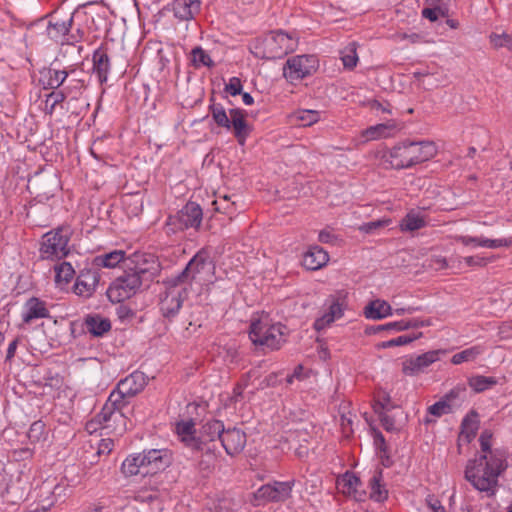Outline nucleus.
I'll use <instances>...</instances> for the list:
<instances>
[{"label":"nucleus","mask_w":512,"mask_h":512,"mask_svg":"<svg viewBox=\"0 0 512 512\" xmlns=\"http://www.w3.org/2000/svg\"><path fill=\"white\" fill-rule=\"evenodd\" d=\"M187 296V287L176 279L167 281V288L160 301V309L165 317L175 316Z\"/></svg>","instance_id":"ddd939ff"},{"label":"nucleus","mask_w":512,"mask_h":512,"mask_svg":"<svg viewBox=\"0 0 512 512\" xmlns=\"http://www.w3.org/2000/svg\"><path fill=\"white\" fill-rule=\"evenodd\" d=\"M211 270L212 266L207 262L206 253L200 251L189 261L182 273L174 279L186 287L188 282L193 281L203 285L207 281V279L204 278V274L210 273Z\"/></svg>","instance_id":"4468645a"},{"label":"nucleus","mask_w":512,"mask_h":512,"mask_svg":"<svg viewBox=\"0 0 512 512\" xmlns=\"http://www.w3.org/2000/svg\"><path fill=\"white\" fill-rule=\"evenodd\" d=\"M427 224L425 215L416 210H410L400 222V230L412 232L425 227Z\"/></svg>","instance_id":"473e14b6"},{"label":"nucleus","mask_w":512,"mask_h":512,"mask_svg":"<svg viewBox=\"0 0 512 512\" xmlns=\"http://www.w3.org/2000/svg\"><path fill=\"white\" fill-rule=\"evenodd\" d=\"M175 432L185 446L191 449H200L201 441L195 436V424L192 420L176 423Z\"/></svg>","instance_id":"a878e982"},{"label":"nucleus","mask_w":512,"mask_h":512,"mask_svg":"<svg viewBox=\"0 0 512 512\" xmlns=\"http://www.w3.org/2000/svg\"><path fill=\"white\" fill-rule=\"evenodd\" d=\"M58 488L59 487L57 485L52 487L49 483H43L40 488L41 499L39 500V503L35 507L28 509L26 512H48L56 503L54 494Z\"/></svg>","instance_id":"7c9ffc66"},{"label":"nucleus","mask_w":512,"mask_h":512,"mask_svg":"<svg viewBox=\"0 0 512 512\" xmlns=\"http://www.w3.org/2000/svg\"><path fill=\"white\" fill-rule=\"evenodd\" d=\"M468 384L476 393H480L496 385L497 380L494 377L477 375L471 377Z\"/></svg>","instance_id":"a18cd8bd"},{"label":"nucleus","mask_w":512,"mask_h":512,"mask_svg":"<svg viewBox=\"0 0 512 512\" xmlns=\"http://www.w3.org/2000/svg\"><path fill=\"white\" fill-rule=\"evenodd\" d=\"M242 88L241 80L238 77H231L225 85V92L231 96H236L242 93Z\"/></svg>","instance_id":"bf43d9fd"},{"label":"nucleus","mask_w":512,"mask_h":512,"mask_svg":"<svg viewBox=\"0 0 512 512\" xmlns=\"http://www.w3.org/2000/svg\"><path fill=\"white\" fill-rule=\"evenodd\" d=\"M44 392L52 397L59 396L64 386V379L59 374L50 375L44 378Z\"/></svg>","instance_id":"c03bdc74"},{"label":"nucleus","mask_w":512,"mask_h":512,"mask_svg":"<svg viewBox=\"0 0 512 512\" xmlns=\"http://www.w3.org/2000/svg\"><path fill=\"white\" fill-rule=\"evenodd\" d=\"M322 113L312 109H298L288 115L290 124L298 127H310L321 120Z\"/></svg>","instance_id":"c85d7f7f"},{"label":"nucleus","mask_w":512,"mask_h":512,"mask_svg":"<svg viewBox=\"0 0 512 512\" xmlns=\"http://www.w3.org/2000/svg\"><path fill=\"white\" fill-rule=\"evenodd\" d=\"M421 335H422L421 333H419L418 335L413 336V337L408 336V335H401L394 339L381 342L379 344V347L385 349V348H390V347H395V346L407 345V344H410L411 342H413L414 340L418 339Z\"/></svg>","instance_id":"8fccbe9b"},{"label":"nucleus","mask_w":512,"mask_h":512,"mask_svg":"<svg viewBox=\"0 0 512 512\" xmlns=\"http://www.w3.org/2000/svg\"><path fill=\"white\" fill-rule=\"evenodd\" d=\"M294 481H273L259 487L254 493L251 503L255 507L268 503H283L292 495Z\"/></svg>","instance_id":"9d476101"},{"label":"nucleus","mask_w":512,"mask_h":512,"mask_svg":"<svg viewBox=\"0 0 512 512\" xmlns=\"http://www.w3.org/2000/svg\"><path fill=\"white\" fill-rule=\"evenodd\" d=\"M201 8V0H174L172 11L174 16L181 21L193 19Z\"/></svg>","instance_id":"393cba45"},{"label":"nucleus","mask_w":512,"mask_h":512,"mask_svg":"<svg viewBox=\"0 0 512 512\" xmlns=\"http://www.w3.org/2000/svg\"><path fill=\"white\" fill-rule=\"evenodd\" d=\"M93 69L101 83L107 80L110 62L105 50L97 49L93 54Z\"/></svg>","instance_id":"c9c22d12"},{"label":"nucleus","mask_w":512,"mask_h":512,"mask_svg":"<svg viewBox=\"0 0 512 512\" xmlns=\"http://www.w3.org/2000/svg\"><path fill=\"white\" fill-rule=\"evenodd\" d=\"M401 130L400 125L390 120L385 123H380L370 126L361 132V138L364 142L375 141L380 139H387L394 137Z\"/></svg>","instance_id":"f3484780"},{"label":"nucleus","mask_w":512,"mask_h":512,"mask_svg":"<svg viewBox=\"0 0 512 512\" xmlns=\"http://www.w3.org/2000/svg\"><path fill=\"white\" fill-rule=\"evenodd\" d=\"M85 326L89 333L97 337L103 336L111 329L109 319L100 315L88 316L85 320Z\"/></svg>","instance_id":"e433bc0d"},{"label":"nucleus","mask_w":512,"mask_h":512,"mask_svg":"<svg viewBox=\"0 0 512 512\" xmlns=\"http://www.w3.org/2000/svg\"><path fill=\"white\" fill-rule=\"evenodd\" d=\"M431 7H426L422 10V16L431 22H435L438 20L440 16L446 15V8L441 7L440 5H430Z\"/></svg>","instance_id":"864d4df0"},{"label":"nucleus","mask_w":512,"mask_h":512,"mask_svg":"<svg viewBox=\"0 0 512 512\" xmlns=\"http://www.w3.org/2000/svg\"><path fill=\"white\" fill-rule=\"evenodd\" d=\"M390 223H391L390 219L373 221V222H369V223L364 224L361 227V230H363L364 232L369 233V232L373 231L374 229H377V228H380V227H384V226H388Z\"/></svg>","instance_id":"0e129e2a"},{"label":"nucleus","mask_w":512,"mask_h":512,"mask_svg":"<svg viewBox=\"0 0 512 512\" xmlns=\"http://www.w3.org/2000/svg\"><path fill=\"white\" fill-rule=\"evenodd\" d=\"M371 331L373 333H380V332H400L401 330V322L400 321H394L389 322L386 324H381L372 327Z\"/></svg>","instance_id":"052dcab7"},{"label":"nucleus","mask_w":512,"mask_h":512,"mask_svg":"<svg viewBox=\"0 0 512 512\" xmlns=\"http://www.w3.org/2000/svg\"><path fill=\"white\" fill-rule=\"evenodd\" d=\"M49 316V311L44 301L32 297L28 299L22 308L21 317L25 324H30L34 320L46 318Z\"/></svg>","instance_id":"5701e85b"},{"label":"nucleus","mask_w":512,"mask_h":512,"mask_svg":"<svg viewBox=\"0 0 512 512\" xmlns=\"http://www.w3.org/2000/svg\"><path fill=\"white\" fill-rule=\"evenodd\" d=\"M454 239L464 246L485 247L492 249L507 247L512 243V241L508 239H488L483 236L474 237L469 235H457L454 237Z\"/></svg>","instance_id":"b1692460"},{"label":"nucleus","mask_w":512,"mask_h":512,"mask_svg":"<svg viewBox=\"0 0 512 512\" xmlns=\"http://www.w3.org/2000/svg\"><path fill=\"white\" fill-rule=\"evenodd\" d=\"M363 315L366 319L382 320L393 315L391 305L382 299H374L367 303L363 309Z\"/></svg>","instance_id":"bb28decb"},{"label":"nucleus","mask_w":512,"mask_h":512,"mask_svg":"<svg viewBox=\"0 0 512 512\" xmlns=\"http://www.w3.org/2000/svg\"><path fill=\"white\" fill-rule=\"evenodd\" d=\"M72 23V16L67 18H59L57 16H53L49 20L48 26L46 28L47 36L55 42L64 43L66 36L71 29Z\"/></svg>","instance_id":"4be33fe9"},{"label":"nucleus","mask_w":512,"mask_h":512,"mask_svg":"<svg viewBox=\"0 0 512 512\" xmlns=\"http://www.w3.org/2000/svg\"><path fill=\"white\" fill-rule=\"evenodd\" d=\"M492 259L486 258L480 255L475 256H466L463 258H460L458 260L459 265L462 263V261L468 266V267H484L486 266Z\"/></svg>","instance_id":"6e6d98bb"},{"label":"nucleus","mask_w":512,"mask_h":512,"mask_svg":"<svg viewBox=\"0 0 512 512\" xmlns=\"http://www.w3.org/2000/svg\"><path fill=\"white\" fill-rule=\"evenodd\" d=\"M134 264L133 273H137L143 278L153 277L158 269L157 259L152 254L134 253L131 259Z\"/></svg>","instance_id":"aec40b11"},{"label":"nucleus","mask_w":512,"mask_h":512,"mask_svg":"<svg viewBox=\"0 0 512 512\" xmlns=\"http://www.w3.org/2000/svg\"><path fill=\"white\" fill-rule=\"evenodd\" d=\"M319 68L317 56L311 54L296 55L288 58L283 66V77L290 84L313 75Z\"/></svg>","instance_id":"1a4fd4ad"},{"label":"nucleus","mask_w":512,"mask_h":512,"mask_svg":"<svg viewBox=\"0 0 512 512\" xmlns=\"http://www.w3.org/2000/svg\"><path fill=\"white\" fill-rule=\"evenodd\" d=\"M203 212L195 202H188L175 215L169 216L167 225L172 232L183 231L189 228L198 229L202 223Z\"/></svg>","instance_id":"9b49d317"},{"label":"nucleus","mask_w":512,"mask_h":512,"mask_svg":"<svg viewBox=\"0 0 512 512\" xmlns=\"http://www.w3.org/2000/svg\"><path fill=\"white\" fill-rule=\"evenodd\" d=\"M126 261V253L123 250H113L108 253L98 255L93 263L97 267L115 268L118 264Z\"/></svg>","instance_id":"f704fd0d"},{"label":"nucleus","mask_w":512,"mask_h":512,"mask_svg":"<svg viewBox=\"0 0 512 512\" xmlns=\"http://www.w3.org/2000/svg\"><path fill=\"white\" fill-rule=\"evenodd\" d=\"M72 231L68 226H62L46 233L41 242L40 255L42 259L59 260L69 254L68 243Z\"/></svg>","instance_id":"0eeeda50"},{"label":"nucleus","mask_w":512,"mask_h":512,"mask_svg":"<svg viewBox=\"0 0 512 512\" xmlns=\"http://www.w3.org/2000/svg\"><path fill=\"white\" fill-rule=\"evenodd\" d=\"M44 425L41 422H34L29 429L28 437L32 442L39 441L40 434L43 432Z\"/></svg>","instance_id":"680f3d73"},{"label":"nucleus","mask_w":512,"mask_h":512,"mask_svg":"<svg viewBox=\"0 0 512 512\" xmlns=\"http://www.w3.org/2000/svg\"><path fill=\"white\" fill-rule=\"evenodd\" d=\"M401 322V330L405 331L411 328H420L425 326H430V320H422L418 318L408 319V320H400Z\"/></svg>","instance_id":"13d9d810"},{"label":"nucleus","mask_w":512,"mask_h":512,"mask_svg":"<svg viewBox=\"0 0 512 512\" xmlns=\"http://www.w3.org/2000/svg\"><path fill=\"white\" fill-rule=\"evenodd\" d=\"M347 307L348 292L346 290H337L330 294L325 300L321 315L314 322V328L317 331L327 329L344 316Z\"/></svg>","instance_id":"6e6552de"},{"label":"nucleus","mask_w":512,"mask_h":512,"mask_svg":"<svg viewBox=\"0 0 512 512\" xmlns=\"http://www.w3.org/2000/svg\"><path fill=\"white\" fill-rule=\"evenodd\" d=\"M335 239L334 234L329 230H321L318 235V240L322 243H332Z\"/></svg>","instance_id":"774afa93"},{"label":"nucleus","mask_w":512,"mask_h":512,"mask_svg":"<svg viewBox=\"0 0 512 512\" xmlns=\"http://www.w3.org/2000/svg\"><path fill=\"white\" fill-rule=\"evenodd\" d=\"M489 40L491 45L496 49L505 47L508 50L512 51V37L509 34L492 33L489 36Z\"/></svg>","instance_id":"09e8293b"},{"label":"nucleus","mask_w":512,"mask_h":512,"mask_svg":"<svg viewBox=\"0 0 512 512\" xmlns=\"http://www.w3.org/2000/svg\"><path fill=\"white\" fill-rule=\"evenodd\" d=\"M466 388L463 385H458L446 393L442 399L447 403L451 404L452 408L456 404L457 400L462 401L465 397Z\"/></svg>","instance_id":"603ef678"},{"label":"nucleus","mask_w":512,"mask_h":512,"mask_svg":"<svg viewBox=\"0 0 512 512\" xmlns=\"http://www.w3.org/2000/svg\"><path fill=\"white\" fill-rule=\"evenodd\" d=\"M210 112L213 120L219 127L232 129L235 138L240 145H244L250 133V128L246 121V112L239 108L230 109L229 116L219 103L210 106Z\"/></svg>","instance_id":"39448f33"},{"label":"nucleus","mask_w":512,"mask_h":512,"mask_svg":"<svg viewBox=\"0 0 512 512\" xmlns=\"http://www.w3.org/2000/svg\"><path fill=\"white\" fill-rule=\"evenodd\" d=\"M479 443L480 455L467 462L464 476L477 491L492 496L500 475L508 467L507 452L492 447V433L488 430L481 433Z\"/></svg>","instance_id":"f257e3e1"},{"label":"nucleus","mask_w":512,"mask_h":512,"mask_svg":"<svg viewBox=\"0 0 512 512\" xmlns=\"http://www.w3.org/2000/svg\"><path fill=\"white\" fill-rule=\"evenodd\" d=\"M430 266L434 269L441 270L448 267L446 258L442 256H434L430 259Z\"/></svg>","instance_id":"69168bd1"},{"label":"nucleus","mask_w":512,"mask_h":512,"mask_svg":"<svg viewBox=\"0 0 512 512\" xmlns=\"http://www.w3.org/2000/svg\"><path fill=\"white\" fill-rule=\"evenodd\" d=\"M329 261L328 253L319 246H311L307 252L304 253L302 263L303 266L309 270H318L327 264Z\"/></svg>","instance_id":"cd10ccee"},{"label":"nucleus","mask_w":512,"mask_h":512,"mask_svg":"<svg viewBox=\"0 0 512 512\" xmlns=\"http://www.w3.org/2000/svg\"><path fill=\"white\" fill-rule=\"evenodd\" d=\"M204 433L209 437V440H214L215 438H219L224 431V426L221 421L214 420L208 422L203 427Z\"/></svg>","instance_id":"3c124183"},{"label":"nucleus","mask_w":512,"mask_h":512,"mask_svg":"<svg viewBox=\"0 0 512 512\" xmlns=\"http://www.w3.org/2000/svg\"><path fill=\"white\" fill-rule=\"evenodd\" d=\"M191 62L195 68H199L201 66H205V67L213 66V61H212L211 57L201 47H195L191 51Z\"/></svg>","instance_id":"49530a36"},{"label":"nucleus","mask_w":512,"mask_h":512,"mask_svg":"<svg viewBox=\"0 0 512 512\" xmlns=\"http://www.w3.org/2000/svg\"><path fill=\"white\" fill-rule=\"evenodd\" d=\"M288 329L280 322L273 321L267 314L251 319L249 338L256 346L267 350H278L286 342Z\"/></svg>","instance_id":"20e7f679"},{"label":"nucleus","mask_w":512,"mask_h":512,"mask_svg":"<svg viewBox=\"0 0 512 512\" xmlns=\"http://www.w3.org/2000/svg\"><path fill=\"white\" fill-rule=\"evenodd\" d=\"M213 205L216 211L230 214L234 211V202L230 201L229 196L225 195L213 201Z\"/></svg>","instance_id":"5fc2aeb1"},{"label":"nucleus","mask_w":512,"mask_h":512,"mask_svg":"<svg viewBox=\"0 0 512 512\" xmlns=\"http://www.w3.org/2000/svg\"><path fill=\"white\" fill-rule=\"evenodd\" d=\"M437 154V147L432 141L409 142L396 144L387 154V160L393 168H410L428 161Z\"/></svg>","instance_id":"7ed1b4c3"},{"label":"nucleus","mask_w":512,"mask_h":512,"mask_svg":"<svg viewBox=\"0 0 512 512\" xmlns=\"http://www.w3.org/2000/svg\"><path fill=\"white\" fill-rule=\"evenodd\" d=\"M375 401H376V407H379L382 410H390L391 408L394 407L389 393H387L385 391H378Z\"/></svg>","instance_id":"4d7b16f0"},{"label":"nucleus","mask_w":512,"mask_h":512,"mask_svg":"<svg viewBox=\"0 0 512 512\" xmlns=\"http://www.w3.org/2000/svg\"><path fill=\"white\" fill-rule=\"evenodd\" d=\"M98 283L96 273L91 271L82 272L76 280L74 285V292L82 297H89L95 291Z\"/></svg>","instance_id":"c756f323"},{"label":"nucleus","mask_w":512,"mask_h":512,"mask_svg":"<svg viewBox=\"0 0 512 512\" xmlns=\"http://www.w3.org/2000/svg\"><path fill=\"white\" fill-rule=\"evenodd\" d=\"M121 470L125 476H134L140 473L144 474V467H142L139 453L129 455L123 461Z\"/></svg>","instance_id":"58836bf2"},{"label":"nucleus","mask_w":512,"mask_h":512,"mask_svg":"<svg viewBox=\"0 0 512 512\" xmlns=\"http://www.w3.org/2000/svg\"><path fill=\"white\" fill-rule=\"evenodd\" d=\"M340 54L342 63L345 68L353 69L356 67L359 58L357 55V44L355 42L349 43L341 50Z\"/></svg>","instance_id":"a19ab883"},{"label":"nucleus","mask_w":512,"mask_h":512,"mask_svg":"<svg viewBox=\"0 0 512 512\" xmlns=\"http://www.w3.org/2000/svg\"><path fill=\"white\" fill-rule=\"evenodd\" d=\"M145 381L142 373H132L125 379L121 380L117 385V391L111 394L115 396L120 402L124 397H131L142 391Z\"/></svg>","instance_id":"a211bd4d"},{"label":"nucleus","mask_w":512,"mask_h":512,"mask_svg":"<svg viewBox=\"0 0 512 512\" xmlns=\"http://www.w3.org/2000/svg\"><path fill=\"white\" fill-rule=\"evenodd\" d=\"M112 447H113V441L111 439H102L99 443L97 453L99 455L108 454L111 452Z\"/></svg>","instance_id":"338daca9"},{"label":"nucleus","mask_w":512,"mask_h":512,"mask_svg":"<svg viewBox=\"0 0 512 512\" xmlns=\"http://www.w3.org/2000/svg\"><path fill=\"white\" fill-rule=\"evenodd\" d=\"M115 396L117 395L110 394L102 410L87 423L88 432L93 433L97 429H106L108 431L118 430L119 433H122L126 430L125 416L119 407L121 402Z\"/></svg>","instance_id":"423d86ee"},{"label":"nucleus","mask_w":512,"mask_h":512,"mask_svg":"<svg viewBox=\"0 0 512 512\" xmlns=\"http://www.w3.org/2000/svg\"><path fill=\"white\" fill-rule=\"evenodd\" d=\"M66 97L67 92L65 90L52 91L51 93L47 94L43 107L45 114L52 115L56 106L61 104L66 99Z\"/></svg>","instance_id":"79ce46f5"},{"label":"nucleus","mask_w":512,"mask_h":512,"mask_svg":"<svg viewBox=\"0 0 512 512\" xmlns=\"http://www.w3.org/2000/svg\"><path fill=\"white\" fill-rule=\"evenodd\" d=\"M144 474H154L164 470L171 463V453L168 449H149L139 453Z\"/></svg>","instance_id":"dca6fc26"},{"label":"nucleus","mask_w":512,"mask_h":512,"mask_svg":"<svg viewBox=\"0 0 512 512\" xmlns=\"http://www.w3.org/2000/svg\"><path fill=\"white\" fill-rule=\"evenodd\" d=\"M396 39L398 41H408L412 44L423 42V37L417 33H398Z\"/></svg>","instance_id":"e2e57ef3"},{"label":"nucleus","mask_w":512,"mask_h":512,"mask_svg":"<svg viewBox=\"0 0 512 512\" xmlns=\"http://www.w3.org/2000/svg\"><path fill=\"white\" fill-rule=\"evenodd\" d=\"M452 412V405L447 404L442 398L434 403L433 405L429 406L427 408V416L424 419L425 423L433 422L434 419L430 418L429 416H432L434 418H439L445 414H448Z\"/></svg>","instance_id":"37998d69"},{"label":"nucleus","mask_w":512,"mask_h":512,"mask_svg":"<svg viewBox=\"0 0 512 512\" xmlns=\"http://www.w3.org/2000/svg\"><path fill=\"white\" fill-rule=\"evenodd\" d=\"M298 44V37L294 33L276 30L256 39L251 46V52L260 59L276 60L294 52Z\"/></svg>","instance_id":"f03ea898"},{"label":"nucleus","mask_w":512,"mask_h":512,"mask_svg":"<svg viewBox=\"0 0 512 512\" xmlns=\"http://www.w3.org/2000/svg\"><path fill=\"white\" fill-rule=\"evenodd\" d=\"M337 489L344 495L353 497L355 500H364L366 493L360 489L361 481L353 473L346 472L343 476L337 479Z\"/></svg>","instance_id":"412c9836"},{"label":"nucleus","mask_w":512,"mask_h":512,"mask_svg":"<svg viewBox=\"0 0 512 512\" xmlns=\"http://www.w3.org/2000/svg\"><path fill=\"white\" fill-rule=\"evenodd\" d=\"M370 498L377 502H382L388 498V490L383 483V474L381 470L375 471L369 480Z\"/></svg>","instance_id":"72a5a7b5"},{"label":"nucleus","mask_w":512,"mask_h":512,"mask_svg":"<svg viewBox=\"0 0 512 512\" xmlns=\"http://www.w3.org/2000/svg\"><path fill=\"white\" fill-rule=\"evenodd\" d=\"M67 77L68 72L66 70L49 69L46 85L50 89H57L65 82Z\"/></svg>","instance_id":"de8ad7c7"},{"label":"nucleus","mask_w":512,"mask_h":512,"mask_svg":"<svg viewBox=\"0 0 512 512\" xmlns=\"http://www.w3.org/2000/svg\"><path fill=\"white\" fill-rule=\"evenodd\" d=\"M75 274L74 268L68 262H62L55 266V282L60 285L68 284Z\"/></svg>","instance_id":"ea45409f"},{"label":"nucleus","mask_w":512,"mask_h":512,"mask_svg":"<svg viewBox=\"0 0 512 512\" xmlns=\"http://www.w3.org/2000/svg\"><path fill=\"white\" fill-rule=\"evenodd\" d=\"M478 428V414L475 411H471L462 421L459 441L471 442L475 438Z\"/></svg>","instance_id":"2f4dec72"},{"label":"nucleus","mask_w":512,"mask_h":512,"mask_svg":"<svg viewBox=\"0 0 512 512\" xmlns=\"http://www.w3.org/2000/svg\"><path fill=\"white\" fill-rule=\"evenodd\" d=\"M220 440L226 453L229 455L240 453L246 445V435L238 428L224 429Z\"/></svg>","instance_id":"6ab92c4d"},{"label":"nucleus","mask_w":512,"mask_h":512,"mask_svg":"<svg viewBox=\"0 0 512 512\" xmlns=\"http://www.w3.org/2000/svg\"><path fill=\"white\" fill-rule=\"evenodd\" d=\"M485 350L486 348L484 345H474L461 352L454 354L451 358V363L454 365H460L464 362L475 361L479 356H481L485 352Z\"/></svg>","instance_id":"4c0bfd02"},{"label":"nucleus","mask_w":512,"mask_h":512,"mask_svg":"<svg viewBox=\"0 0 512 512\" xmlns=\"http://www.w3.org/2000/svg\"><path fill=\"white\" fill-rule=\"evenodd\" d=\"M445 350H432L418 356L406 358L402 362V372L406 376H415L423 372L427 367L440 360Z\"/></svg>","instance_id":"2eb2a0df"},{"label":"nucleus","mask_w":512,"mask_h":512,"mask_svg":"<svg viewBox=\"0 0 512 512\" xmlns=\"http://www.w3.org/2000/svg\"><path fill=\"white\" fill-rule=\"evenodd\" d=\"M141 284V276L137 273H126L115 279L109 286L107 297L113 303H120L135 295Z\"/></svg>","instance_id":"f8f14e48"}]
</instances>
